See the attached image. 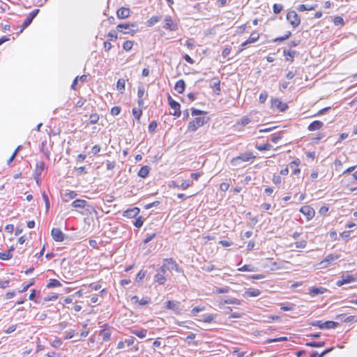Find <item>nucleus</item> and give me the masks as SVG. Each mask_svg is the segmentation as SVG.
Instances as JSON below:
<instances>
[{
  "instance_id": "f257e3e1",
  "label": "nucleus",
  "mask_w": 357,
  "mask_h": 357,
  "mask_svg": "<svg viewBox=\"0 0 357 357\" xmlns=\"http://www.w3.org/2000/svg\"><path fill=\"white\" fill-rule=\"evenodd\" d=\"M167 271H170L169 266L163 264L157 271V273L154 275V282H158L159 284H164L167 280L165 274Z\"/></svg>"
},
{
  "instance_id": "f03ea898",
  "label": "nucleus",
  "mask_w": 357,
  "mask_h": 357,
  "mask_svg": "<svg viewBox=\"0 0 357 357\" xmlns=\"http://www.w3.org/2000/svg\"><path fill=\"white\" fill-rule=\"evenodd\" d=\"M255 156L253 155L252 152H245L244 153L241 154L238 156L234 157L231 160V164L233 166L238 167L241 165L243 162H248L252 159H254Z\"/></svg>"
},
{
  "instance_id": "7ed1b4c3",
  "label": "nucleus",
  "mask_w": 357,
  "mask_h": 357,
  "mask_svg": "<svg viewBox=\"0 0 357 357\" xmlns=\"http://www.w3.org/2000/svg\"><path fill=\"white\" fill-rule=\"evenodd\" d=\"M209 120L208 117L199 116L196 117L193 121H190L188 126V130L191 132L196 131L199 127L207 123Z\"/></svg>"
},
{
  "instance_id": "20e7f679",
  "label": "nucleus",
  "mask_w": 357,
  "mask_h": 357,
  "mask_svg": "<svg viewBox=\"0 0 357 357\" xmlns=\"http://www.w3.org/2000/svg\"><path fill=\"white\" fill-rule=\"evenodd\" d=\"M116 29L123 33L132 35L135 33L138 30L137 26L134 23L119 24L116 26Z\"/></svg>"
},
{
  "instance_id": "39448f33",
  "label": "nucleus",
  "mask_w": 357,
  "mask_h": 357,
  "mask_svg": "<svg viewBox=\"0 0 357 357\" xmlns=\"http://www.w3.org/2000/svg\"><path fill=\"white\" fill-rule=\"evenodd\" d=\"M287 20L290 22L293 27H297L300 23V17L294 10H291L287 14Z\"/></svg>"
},
{
  "instance_id": "423d86ee",
  "label": "nucleus",
  "mask_w": 357,
  "mask_h": 357,
  "mask_svg": "<svg viewBox=\"0 0 357 357\" xmlns=\"http://www.w3.org/2000/svg\"><path fill=\"white\" fill-rule=\"evenodd\" d=\"M165 307L169 310H173L175 314H181L183 308L180 306V303L174 301H168L165 303Z\"/></svg>"
},
{
  "instance_id": "0eeeda50",
  "label": "nucleus",
  "mask_w": 357,
  "mask_h": 357,
  "mask_svg": "<svg viewBox=\"0 0 357 357\" xmlns=\"http://www.w3.org/2000/svg\"><path fill=\"white\" fill-rule=\"evenodd\" d=\"M39 12H40L39 9H34L29 14V15L25 19V20L24 21L22 25V29L20 30V32H22V31L24 29H26L28 26H29L31 24L33 20L36 17V15L38 14Z\"/></svg>"
},
{
  "instance_id": "6e6552de",
  "label": "nucleus",
  "mask_w": 357,
  "mask_h": 357,
  "mask_svg": "<svg viewBox=\"0 0 357 357\" xmlns=\"http://www.w3.org/2000/svg\"><path fill=\"white\" fill-rule=\"evenodd\" d=\"M71 206L77 208H84L87 207L86 210L88 211H90V210L94 211V208L88 205L87 202L84 199H76L72 202Z\"/></svg>"
},
{
  "instance_id": "1a4fd4ad",
  "label": "nucleus",
  "mask_w": 357,
  "mask_h": 357,
  "mask_svg": "<svg viewBox=\"0 0 357 357\" xmlns=\"http://www.w3.org/2000/svg\"><path fill=\"white\" fill-rule=\"evenodd\" d=\"M51 234L53 239L56 242H62L64 241L65 234L59 228H53Z\"/></svg>"
},
{
  "instance_id": "9d476101",
  "label": "nucleus",
  "mask_w": 357,
  "mask_h": 357,
  "mask_svg": "<svg viewBox=\"0 0 357 357\" xmlns=\"http://www.w3.org/2000/svg\"><path fill=\"white\" fill-rule=\"evenodd\" d=\"M271 106L273 108H276L280 112H284L288 107L286 103L282 102L278 98L271 100Z\"/></svg>"
},
{
  "instance_id": "9b49d317",
  "label": "nucleus",
  "mask_w": 357,
  "mask_h": 357,
  "mask_svg": "<svg viewBox=\"0 0 357 357\" xmlns=\"http://www.w3.org/2000/svg\"><path fill=\"white\" fill-rule=\"evenodd\" d=\"M146 96L145 98L148 96V94L146 93L145 89L143 86H139L138 90H137V104L139 107H143L144 105L143 97Z\"/></svg>"
},
{
  "instance_id": "f8f14e48",
  "label": "nucleus",
  "mask_w": 357,
  "mask_h": 357,
  "mask_svg": "<svg viewBox=\"0 0 357 357\" xmlns=\"http://www.w3.org/2000/svg\"><path fill=\"white\" fill-rule=\"evenodd\" d=\"M163 28L170 31H176L178 29V24L172 21L170 16H167L165 19V25Z\"/></svg>"
},
{
  "instance_id": "ddd939ff",
  "label": "nucleus",
  "mask_w": 357,
  "mask_h": 357,
  "mask_svg": "<svg viewBox=\"0 0 357 357\" xmlns=\"http://www.w3.org/2000/svg\"><path fill=\"white\" fill-rule=\"evenodd\" d=\"M355 280L354 277L349 273H344L342 276V280L336 282V285L342 286L344 284L350 283Z\"/></svg>"
},
{
  "instance_id": "4468645a",
  "label": "nucleus",
  "mask_w": 357,
  "mask_h": 357,
  "mask_svg": "<svg viewBox=\"0 0 357 357\" xmlns=\"http://www.w3.org/2000/svg\"><path fill=\"white\" fill-rule=\"evenodd\" d=\"M139 208L137 207H132L123 211V215L128 218H135L139 213Z\"/></svg>"
},
{
  "instance_id": "2eb2a0df",
  "label": "nucleus",
  "mask_w": 357,
  "mask_h": 357,
  "mask_svg": "<svg viewBox=\"0 0 357 357\" xmlns=\"http://www.w3.org/2000/svg\"><path fill=\"white\" fill-rule=\"evenodd\" d=\"M210 86L214 90L216 94H220L221 89L220 80L218 77H213L210 80Z\"/></svg>"
},
{
  "instance_id": "dca6fc26",
  "label": "nucleus",
  "mask_w": 357,
  "mask_h": 357,
  "mask_svg": "<svg viewBox=\"0 0 357 357\" xmlns=\"http://www.w3.org/2000/svg\"><path fill=\"white\" fill-rule=\"evenodd\" d=\"M300 211L304 214L308 220L312 218L314 215V209L309 206H303L301 208Z\"/></svg>"
},
{
  "instance_id": "f3484780",
  "label": "nucleus",
  "mask_w": 357,
  "mask_h": 357,
  "mask_svg": "<svg viewBox=\"0 0 357 357\" xmlns=\"http://www.w3.org/2000/svg\"><path fill=\"white\" fill-rule=\"evenodd\" d=\"M130 10L128 8H124V7H121L116 12L117 17L119 19L128 18L130 16Z\"/></svg>"
},
{
  "instance_id": "a211bd4d",
  "label": "nucleus",
  "mask_w": 357,
  "mask_h": 357,
  "mask_svg": "<svg viewBox=\"0 0 357 357\" xmlns=\"http://www.w3.org/2000/svg\"><path fill=\"white\" fill-rule=\"evenodd\" d=\"M185 89V83L183 79H179L176 82L174 89L178 93H183Z\"/></svg>"
},
{
  "instance_id": "6ab92c4d",
  "label": "nucleus",
  "mask_w": 357,
  "mask_h": 357,
  "mask_svg": "<svg viewBox=\"0 0 357 357\" xmlns=\"http://www.w3.org/2000/svg\"><path fill=\"white\" fill-rule=\"evenodd\" d=\"M77 195L75 191H69L62 195V199L65 202H68L69 200L73 199Z\"/></svg>"
},
{
  "instance_id": "aec40b11",
  "label": "nucleus",
  "mask_w": 357,
  "mask_h": 357,
  "mask_svg": "<svg viewBox=\"0 0 357 357\" xmlns=\"http://www.w3.org/2000/svg\"><path fill=\"white\" fill-rule=\"evenodd\" d=\"M323 125H324L323 122H321L320 121H314L309 125L308 130L310 131L317 130L320 129L323 126Z\"/></svg>"
},
{
  "instance_id": "412c9836",
  "label": "nucleus",
  "mask_w": 357,
  "mask_h": 357,
  "mask_svg": "<svg viewBox=\"0 0 357 357\" xmlns=\"http://www.w3.org/2000/svg\"><path fill=\"white\" fill-rule=\"evenodd\" d=\"M164 261L167 262L168 264H172V266H169L170 271L175 270L176 272H181L178 265L174 260H173L172 258L165 259Z\"/></svg>"
},
{
  "instance_id": "4be33fe9",
  "label": "nucleus",
  "mask_w": 357,
  "mask_h": 357,
  "mask_svg": "<svg viewBox=\"0 0 357 357\" xmlns=\"http://www.w3.org/2000/svg\"><path fill=\"white\" fill-rule=\"evenodd\" d=\"M150 169H151V168L149 166H147V165L143 166L141 167V169L138 172L137 174L139 177L146 178L148 176V174L150 172Z\"/></svg>"
},
{
  "instance_id": "5701e85b",
  "label": "nucleus",
  "mask_w": 357,
  "mask_h": 357,
  "mask_svg": "<svg viewBox=\"0 0 357 357\" xmlns=\"http://www.w3.org/2000/svg\"><path fill=\"white\" fill-rule=\"evenodd\" d=\"M261 291L257 289H250L245 292V296L248 297H256L259 296Z\"/></svg>"
},
{
  "instance_id": "b1692460",
  "label": "nucleus",
  "mask_w": 357,
  "mask_h": 357,
  "mask_svg": "<svg viewBox=\"0 0 357 357\" xmlns=\"http://www.w3.org/2000/svg\"><path fill=\"white\" fill-rule=\"evenodd\" d=\"M336 319H340L344 322H354L357 320L354 316H349V317L344 318V314H340V315L336 316Z\"/></svg>"
},
{
  "instance_id": "393cba45",
  "label": "nucleus",
  "mask_w": 357,
  "mask_h": 357,
  "mask_svg": "<svg viewBox=\"0 0 357 357\" xmlns=\"http://www.w3.org/2000/svg\"><path fill=\"white\" fill-rule=\"evenodd\" d=\"M168 101L169 106L174 110H178L181 108L180 104L176 100H173L172 98L169 96Z\"/></svg>"
},
{
  "instance_id": "a878e982",
  "label": "nucleus",
  "mask_w": 357,
  "mask_h": 357,
  "mask_svg": "<svg viewBox=\"0 0 357 357\" xmlns=\"http://www.w3.org/2000/svg\"><path fill=\"white\" fill-rule=\"evenodd\" d=\"M131 333L139 338H144L146 335L147 331L146 329L132 330Z\"/></svg>"
},
{
  "instance_id": "bb28decb",
  "label": "nucleus",
  "mask_w": 357,
  "mask_h": 357,
  "mask_svg": "<svg viewBox=\"0 0 357 357\" xmlns=\"http://www.w3.org/2000/svg\"><path fill=\"white\" fill-rule=\"evenodd\" d=\"M283 54L284 56H286L287 60H290L291 61H293V58L295 56L296 52V51L293 50H284Z\"/></svg>"
},
{
  "instance_id": "cd10ccee",
  "label": "nucleus",
  "mask_w": 357,
  "mask_h": 357,
  "mask_svg": "<svg viewBox=\"0 0 357 357\" xmlns=\"http://www.w3.org/2000/svg\"><path fill=\"white\" fill-rule=\"evenodd\" d=\"M319 328L321 329H328V328H335V321H327L322 323L321 325L319 326Z\"/></svg>"
},
{
  "instance_id": "c85d7f7f",
  "label": "nucleus",
  "mask_w": 357,
  "mask_h": 357,
  "mask_svg": "<svg viewBox=\"0 0 357 357\" xmlns=\"http://www.w3.org/2000/svg\"><path fill=\"white\" fill-rule=\"evenodd\" d=\"M99 336L102 337L103 341H108L111 337V333L105 329L102 330L100 332Z\"/></svg>"
},
{
  "instance_id": "c756f323",
  "label": "nucleus",
  "mask_w": 357,
  "mask_h": 357,
  "mask_svg": "<svg viewBox=\"0 0 357 357\" xmlns=\"http://www.w3.org/2000/svg\"><path fill=\"white\" fill-rule=\"evenodd\" d=\"M125 84H126V81L123 79H119L117 82L116 88H117V90L121 93H123L125 90Z\"/></svg>"
},
{
  "instance_id": "7c9ffc66",
  "label": "nucleus",
  "mask_w": 357,
  "mask_h": 357,
  "mask_svg": "<svg viewBox=\"0 0 357 357\" xmlns=\"http://www.w3.org/2000/svg\"><path fill=\"white\" fill-rule=\"evenodd\" d=\"M316 6H311L307 4H301L298 7V11L303 12L305 10H312L315 9Z\"/></svg>"
},
{
  "instance_id": "2f4dec72",
  "label": "nucleus",
  "mask_w": 357,
  "mask_h": 357,
  "mask_svg": "<svg viewBox=\"0 0 357 357\" xmlns=\"http://www.w3.org/2000/svg\"><path fill=\"white\" fill-rule=\"evenodd\" d=\"M61 286V282L56 279H50L49 283L47 285V288H53Z\"/></svg>"
},
{
  "instance_id": "473e14b6",
  "label": "nucleus",
  "mask_w": 357,
  "mask_h": 357,
  "mask_svg": "<svg viewBox=\"0 0 357 357\" xmlns=\"http://www.w3.org/2000/svg\"><path fill=\"white\" fill-rule=\"evenodd\" d=\"M222 303L224 304H231V305H240L241 304V301L238 299L234 298L225 299Z\"/></svg>"
},
{
  "instance_id": "72a5a7b5",
  "label": "nucleus",
  "mask_w": 357,
  "mask_h": 357,
  "mask_svg": "<svg viewBox=\"0 0 357 357\" xmlns=\"http://www.w3.org/2000/svg\"><path fill=\"white\" fill-rule=\"evenodd\" d=\"M271 148H272V146L268 143L256 146V149L259 151L270 150Z\"/></svg>"
},
{
  "instance_id": "f704fd0d",
  "label": "nucleus",
  "mask_w": 357,
  "mask_h": 357,
  "mask_svg": "<svg viewBox=\"0 0 357 357\" xmlns=\"http://www.w3.org/2000/svg\"><path fill=\"white\" fill-rule=\"evenodd\" d=\"M305 344L311 347H321L324 345V342H308Z\"/></svg>"
},
{
  "instance_id": "c9c22d12",
  "label": "nucleus",
  "mask_w": 357,
  "mask_h": 357,
  "mask_svg": "<svg viewBox=\"0 0 357 357\" xmlns=\"http://www.w3.org/2000/svg\"><path fill=\"white\" fill-rule=\"evenodd\" d=\"M89 120L91 124H95L99 120V115L97 113L91 114L89 116Z\"/></svg>"
},
{
  "instance_id": "e433bc0d",
  "label": "nucleus",
  "mask_w": 357,
  "mask_h": 357,
  "mask_svg": "<svg viewBox=\"0 0 357 357\" xmlns=\"http://www.w3.org/2000/svg\"><path fill=\"white\" fill-rule=\"evenodd\" d=\"M215 317V315L212 314L204 315L203 318L201 321L206 322V323H211V321H213L214 320Z\"/></svg>"
},
{
  "instance_id": "4c0bfd02",
  "label": "nucleus",
  "mask_w": 357,
  "mask_h": 357,
  "mask_svg": "<svg viewBox=\"0 0 357 357\" xmlns=\"http://www.w3.org/2000/svg\"><path fill=\"white\" fill-rule=\"evenodd\" d=\"M332 349H333V348H330V349H326L325 351H324L321 354H319L317 351H314L311 354V357H323L325 354H326L328 352H330L331 351H332Z\"/></svg>"
},
{
  "instance_id": "58836bf2",
  "label": "nucleus",
  "mask_w": 357,
  "mask_h": 357,
  "mask_svg": "<svg viewBox=\"0 0 357 357\" xmlns=\"http://www.w3.org/2000/svg\"><path fill=\"white\" fill-rule=\"evenodd\" d=\"M259 33H257V32H252V33L250 34V37L248 38V42H249V43H252L256 42V41L259 39Z\"/></svg>"
},
{
  "instance_id": "ea45409f",
  "label": "nucleus",
  "mask_w": 357,
  "mask_h": 357,
  "mask_svg": "<svg viewBox=\"0 0 357 357\" xmlns=\"http://www.w3.org/2000/svg\"><path fill=\"white\" fill-rule=\"evenodd\" d=\"M133 46V42L131 40H126L123 44V48L126 51H130Z\"/></svg>"
},
{
  "instance_id": "a19ab883",
  "label": "nucleus",
  "mask_w": 357,
  "mask_h": 357,
  "mask_svg": "<svg viewBox=\"0 0 357 357\" xmlns=\"http://www.w3.org/2000/svg\"><path fill=\"white\" fill-rule=\"evenodd\" d=\"M161 20V16H152L148 21L149 26H153Z\"/></svg>"
},
{
  "instance_id": "79ce46f5",
  "label": "nucleus",
  "mask_w": 357,
  "mask_h": 357,
  "mask_svg": "<svg viewBox=\"0 0 357 357\" xmlns=\"http://www.w3.org/2000/svg\"><path fill=\"white\" fill-rule=\"evenodd\" d=\"M44 162L37 163L35 173L38 177H39L43 170Z\"/></svg>"
},
{
  "instance_id": "37998d69",
  "label": "nucleus",
  "mask_w": 357,
  "mask_h": 357,
  "mask_svg": "<svg viewBox=\"0 0 357 357\" xmlns=\"http://www.w3.org/2000/svg\"><path fill=\"white\" fill-rule=\"evenodd\" d=\"M132 115L135 116V118L137 120H139L142 115V110L141 109H136L133 108L132 110Z\"/></svg>"
},
{
  "instance_id": "c03bdc74",
  "label": "nucleus",
  "mask_w": 357,
  "mask_h": 357,
  "mask_svg": "<svg viewBox=\"0 0 357 357\" xmlns=\"http://www.w3.org/2000/svg\"><path fill=\"white\" fill-rule=\"evenodd\" d=\"M273 10L275 14H279L283 10V6L280 3H275Z\"/></svg>"
},
{
  "instance_id": "a18cd8bd",
  "label": "nucleus",
  "mask_w": 357,
  "mask_h": 357,
  "mask_svg": "<svg viewBox=\"0 0 357 357\" xmlns=\"http://www.w3.org/2000/svg\"><path fill=\"white\" fill-rule=\"evenodd\" d=\"M146 271L141 270L136 276V282H141L146 276Z\"/></svg>"
},
{
  "instance_id": "49530a36",
  "label": "nucleus",
  "mask_w": 357,
  "mask_h": 357,
  "mask_svg": "<svg viewBox=\"0 0 357 357\" xmlns=\"http://www.w3.org/2000/svg\"><path fill=\"white\" fill-rule=\"evenodd\" d=\"M13 257L12 253H10V252H0V259L2 260H8L11 259Z\"/></svg>"
},
{
  "instance_id": "de8ad7c7",
  "label": "nucleus",
  "mask_w": 357,
  "mask_h": 357,
  "mask_svg": "<svg viewBox=\"0 0 357 357\" xmlns=\"http://www.w3.org/2000/svg\"><path fill=\"white\" fill-rule=\"evenodd\" d=\"M287 340V337H280L278 338H274V339H268L265 342L267 344H270L272 342H282V341H286Z\"/></svg>"
},
{
  "instance_id": "09e8293b",
  "label": "nucleus",
  "mask_w": 357,
  "mask_h": 357,
  "mask_svg": "<svg viewBox=\"0 0 357 357\" xmlns=\"http://www.w3.org/2000/svg\"><path fill=\"white\" fill-rule=\"evenodd\" d=\"M191 114L192 116H199L202 114H206V112L200 109H195L194 107L191 108Z\"/></svg>"
},
{
  "instance_id": "8fccbe9b",
  "label": "nucleus",
  "mask_w": 357,
  "mask_h": 357,
  "mask_svg": "<svg viewBox=\"0 0 357 357\" xmlns=\"http://www.w3.org/2000/svg\"><path fill=\"white\" fill-rule=\"evenodd\" d=\"M107 38H109V40H116L117 38H118V35H117V33L115 30H112L108 34H107Z\"/></svg>"
},
{
  "instance_id": "3c124183",
  "label": "nucleus",
  "mask_w": 357,
  "mask_h": 357,
  "mask_svg": "<svg viewBox=\"0 0 357 357\" xmlns=\"http://www.w3.org/2000/svg\"><path fill=\"white\" fill-rule=\"evenodd\" d=\"M268 98V93L266 91H263L260 93L259 95V101L261 102V103H264L266 99Z\"/></svg>"
},
{
  "instance_id": "603ef678",
  "label": "nucleus",
  "mask_w": 357,
  "mask_h": 357,
  "mask_svg": "<svg viewBox=\"0 0 357 357\" xmlns=\"http://www.w3.org/2000/svg\"><path fill=\"white\" fill-rule=\"evenodd\" d=\"M240 271H254L255 268L251 265H244L241 268H238Z\"/></svg>"
},
{
  "instance_id": "864d4df0",
  "label": "nucleus",
  "mask_w": 357,
  "mask_h": 357,
  "mask_svg": "<svg viewBox=\"0 0 357 357\" xmlns=\"http://www.w3.org/2000/svg\"><path fill=\"white\" fill-rule=\"evenodd\" d=\"M135 340V337L130 336L129 338L125 340V342L127 344V346L130 347L134 346Z\"/></svg>"
},
{
  "instance_id": "5fc2aeb1",
  "label": "nucleus",
  "mask_w": 357,
  "mask_h": 357,
  "mask_svg": "<svg viewBox=\"0 0 357 357\" xmlns=\"http://www.w3.org/2000/svg\"><path fill=\"white\" fill-rule=\"evenodd\" d=\"M155 237V234H147L146 238L144 240V243L146 244L152 241Z\"/></svg>"
},
{
  "instance_id": "6e6d98bb",
  "label": "nucleus",
  "mask_w": 357,
  "mask_h": 357,
  "mask_svg": "<svg viewBox=\"0 0 357 357\" xmlns=\"http://www.w3.org/2000/svg\"><path fill=\"white\" fill-rule=\"evenodd\" d=\"M42 196H43V200L45 202L46 210L48 211V209L50 208V205L48 196L45 192L43 193Z\"/></svg>"
},
{
  "instance_id": "4d7b16f0",
  "label": "nucleus",
  "mask_w": 357,
  "mask_h": 357,
  "mask_svg": "<svg viewBox=\"0 0 357 357\" xmlns=\"http://www.w3.org/2000/svg\"><path fill=\"white\" fill-rule=\"evenodd\" d=\"M157 122L153 121L152 122L150 123L149 126V131L150 132H155L156 128H157Z\"/></svg>"
},
{
  "instance_id": "13d9d810",
  "label": "nucleus",
  "mask_w": 357,
  "mask_h": 357,
  "mask_svg": "<svg viewBox=\"0 0 357 357\" xmlns=\"http://www.w3.org/2000/svg\"><path fill=\"white\" fill-rule=\"evenodd\" d=\"M121 110V109L120 107H118V106L113 107L111 109V114L113 116H116L120 114Z\"/></svg>"
},
{
  "instance_id": "bf43d9fd",
  "label": "nucleus",
  "mask_w": 357,
  "mask_h": 357,
  "mask_svg": "<svg viewBox=\"0 0 357 357\" xmlns=\"http://www.w3.org/2000/svg\"><path fill=\"white\" fill-rule=\"evenodd\" d=\"M204 310V307H195L192 311H191V313H192V316H196L197 314V313H199V312H202Z\"/></svg>"
},
{
  "instance_id": "052dcab7",
  "label": "nucleus",
  "mask_w": 357,
  "mask_h": 357,
  "mask_svg": "<svg viewBox=\"0 0 357 357\" xmlns=\"http://www.w3.org/2000/svg\"><path fill=\"white\" fill-rule=\"evenodd\" d=\"M192 185V183L189 181H183L181 185H180V188L182 190H186L188 188L191 186Z\"/></svg>"
},
{
  "instance_id": "680f3d73",
  "label": "nucleus",
  "mask_w": 357,
  "mask_h": 357,
  "mask_svg": "<svg viewBox=\"0 0 357 357\" xmlns=\"http://www.w3.org/2000/svg\"><path fill=\"white\" fill-rule=\"evenodd\" d=\"M296 248H305L307 245L305 241H300L295 243Z\"/></svg>"
},
{
  "instance_id": "e2e57ef3",
  "label": "nucleus",
  "mask_w": 357,
  "mask_h": 357,
  "mask_svg": "<svg viewBox=\"0 0 357 357\" xmlns=\"http://www.w3.org/2000/svg\"><path fill=\"white\" fill-rule=\"evenodd\" d=\"M134 225L137 227V228H140L142 227L143 225V220L142 219V217H139L138 218H137L134 222Z\"/></svg>"
},
{
  "instance_id": "0e129e2a",
  "label": "nucleus",
  "mask_w": 357,
  "mask_h": 357,
  "mask_svg": "<svg viewBox=\"0 0 357 357\" xmlns=\"http://www.w3.org/2000/svg\"><path fill=\"white\" fill-rule=\"evenodd\" d=\"M229 287H225V288H216L215 290V292L217 294H225L229 292Z\"/></svg>"
},
{
  "instance_id": "69168bd1",
  "label": "nucleus",
  "mask_w": 357,
  "mask_h": 357,
  "mask_svg": "<svg viewBox=\"0 0 357 357\" xmlns=\"http://www.w3.org/2000/svg\"><path fill=\"white\" fill-rule=\"evenodd\" d=\"M333 257L332 255H330L327 257V258L326 259V261H322L321 263H320V266H321L322 268L326 266V264L328 261H331V260H333Z\"/></svg>"
},
{
  "instance_id": "338daca9",
  "label": "nucleus",
  "mask_w": 357,
  "mask_h": 357,
  "mask_svg": "<svg viewBox=\"0 0 357 357\" xmlns=\"http://www.w3.org/2000/svg\"><path fill=\"white\" fill-rule=\"evenodd\" d=\"M230 52H231V47H227L222 50V56L225 58L230 54Z\"/></svg>"
},
{
  "instance_id": "774afa93",
  "label": "nucleus",
  "mask_w": 357,
  "mask_h": 357,
  "mask_svg": "<svg viewBox=\"0 0 357 357\" xmlns=\"http://www.w3.org/2000/svg\"><path fill=\"white\" fill-rule=\"evenodd\" d=\"M100 151V146L99 145H95L91 149V153L94 155L98 154Z\"/></svg>"
}]
</instances>
